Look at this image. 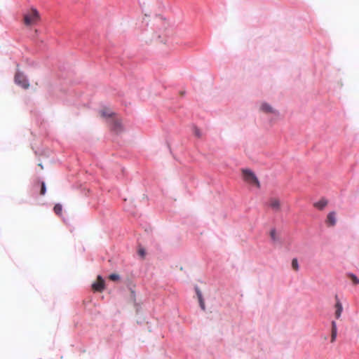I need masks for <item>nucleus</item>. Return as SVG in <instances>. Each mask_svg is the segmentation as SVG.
Instances as JSON below:
<instances>
[{"mask_svg":"<svg viewBox=\"0 0 359 359\" xmlns=\"http://www.w3.org/2000/svg\"><path fill=\"white\" fill-rule=\"evenodd\" d=\"M41 20V15L36 8L31 7L23 14V24L26 27L37 25Z\"/></svg>","mask_w":359,"mask_h":359,"instance_id":"f257e3e1","label":"nucleus"},{"mask_svg":"<svg viewBox=\"0 0 359 359\" xmlns=\"http://www.w3.org/2000/svg\"><path fill=\"white\" fill-rule=\"evenodd\" d=\"M243 180L250 185L255 186L257 188L260 187L259 182L255 173L250 170H243Z\"/></svg>","mask_w":359,"mask_h":359,"instance_id":"f03ea898","label":"nucleus"},{"mask_svg":"<svg viewBox=\"0 0 359 359\" xmlns=\"http://www.w3.org/2000/svg\"><path fill=\"white\" fill-rule=\"evenodd\" d=\"M267 205L273 212H278L281 210V201L277 197L269 198Z\"/></svg>","mask_w":359,"mask_h":359,"instance_id":"7ed1b4c3","label":"nucleus"},{"mask_svg":"<svg viewBox=\"0 0 359 359\" xmlns=\"http://www.w3.org/2000/svg\"><path fill=\"white\" fill-rule=\"evenodd\" d=\"M15 81L18 85L20 86L21 87H22L25 89L28 88L29 86V82H28L27 78L25 77V76L23 74H22L20 72H17L15 74Z\"/></svg>","mask_w":359,"mask_h":359,"instance_id":"20e7f679","label":"nucleus"},{"mask_svg":"<svg viewBox=\"0 0 359 359\" xmlns=\"http://www.w3.org/2000/svg\"><path fill=\"white\" fill-rule=\"evenodd\" d=\"M92 289L95 292H101L104 290V280L101 276H98L97 280L92 285Z\"/></svg>","mask_w":359,"mask_h":359,"instance_id":"39448f33","label":"nucleus"},{"mask_svg":"<svg viewBox=\"0 0 359 359\" xmlns=\"http://www.w3.org/2000/svg\"><path fill=\"white\" fill-rule=\"evenodd\" d=\"M337 223L335 212H330L326 219V224L329 226H334Z\"/></svg>","mask_w":359,"mask_h":359,"instance_id":"423d86ee","label":"nucleus"},{"mask_svg":"<svg viewBox=\"0 0 359 359\" xmlns=\"http://www.w3.org/2000/svg\"><path fill=\"white\" fill-rule=\"evenodd\" d=\"M335 299H336V304H335L336 311H335L334 315H335V318L338 319L340 318L341 314L342 313L343 306H342V304H341L340 300L338 299L337 296L335 297Z\"/></svg>","mask_w":359,"mask_h":359,"instance_id":"0eeeda50","label":"nucleus"},{"mask_svg":"<svg viewBox=\"0 0 359 359\" xmlns=\"http://www.w3.org/2000/svg\"><path fill=\"white\" fill-rule=\"evenodd\" d=\"M111 128L116 133L122 131L121 123L118 119H113L111 123Z\"/></svg>","mask_w":359,"mask_h":359,"instance_id":"6e6552de","label":"nucleus"},{"mask_svg":"<svg viewBox=\"0 0 359 359\" xmlns=\"http://www.w3.org/2000/svg\"><path fill=\"white\" fill-rule=\"evenodd\" d=\"M328 201L325 198H321L319 201L313 203V206L318 210H323L327 205Z\"/></svg>","mask_w":359,"mask_h":359,"instance_id":"1a4fd4ad","label":"nucleus"},{"mask_svg":"<svg viewBox=\"0 0 359 359\" xmlns=\"http://www.w3.org/2000/svg\"><path fill=\"white\" fill-rule=\"evenodd\" d=\"M260 109L262 111L265 113H271V114H276V111L273 109L271 106H270L267 103H263L262 104Z\"/></svg>","mask_w":359,"mask_h":359,"instance_id":"9d476101","label":"nucleus"},{"mask_svg":"<svg viewBox=\"0 0 359 359\" xmlns=\"http://www.w3.org/2000/svg\"><path fill=\"white\" fill-rule=\"evenodd\" d=\"M337 334V324L334 321L332 322V334H331V342H334L336 339Z\"/></svg>","mask_w":359,"mask_h":359,"instance_id":"9b49d317","label":"nucleus"},{"mask_svg":"<svg viewBox=\"0 0 359 359\" xmlns=\"http://www.w3.org/2000/svg\"><path fill=\"white\" fill-rule=\"evenodd\" d=\"M196 293H197V296L198 298L200 306H201V309L204 311L205 309V302L202 297L201 292L198 290H197Z\"/></svg>","mask_w":359,"mask_h":359,"instance_id":"f8f14e48","label":"nucleus"},{"mask_svg":"<svg viewBox=\"0 0 359 359\" xmlns=\"http://www.w3.org/2000/svg\"><path fill=\"white\" fill-rule=\"evenodd\" d=\"M348 277L352 281L353 285H357L359 284V278L355 274L349 273Z\"/></svg>","mask_w":359,"mask_h":359,"instance_id":"ddd939ff","label":"nucleus"},{"mask_svg":"<svg viewBox=\"0 0 359 359\" xmlns=\"http://www.w3.org/2000/svg\"><path fill=\"white\" fill-rule=\"evenodd\" d=\"M100 114L102 117H109L112 115V112L107 109H103L100 111Z\"/></svg>","mask_w":359,"mask_h":359,"instance_id":"4468645a","label":"nucleus"},{"mask_svg":"<svg viewBox=\"0 0 359 359\" xmlns=\"http://www.w3.org/2000/svg\"><path fill=\"white\" fill-rule=\"evenodd\" d=\"M54 212L56 215H60L62 214V207L60 204H56L55 206H54Z\"/></svg>","mask_w":359,"mask_h":359,"instance_id":"2eb2a0df","label":"nucleus"},{"mask_svg":"<svg viewBox=\"0 0 359 359\" xmlns=\"http://www.w3.org/2000/svg\"><path fill=\"white\" fill-rule=\"evenodd\" d=\"M292 267L296 271H297L299 270V264H298V261L296 258H294L292 260Z\"/></svg>","mask_w":359,"mask_h":359,"instance_id":"dca6fc26","label":"nucleus"},{"mask_svg":"<svg viewBox=\"0 0 359 359\" xmlns=\"http://www.w3.org/2000/svg\"><path fill=\"white\" fill-rule=\"evenodd\" d=\"M270 237L273 241H276L278 240V237L276 235V231L275 229H271L270 231Z\"/></svg>","mask_w":359,"mask_h":359,"instance_id":"f3484780","label":"nucleus"},{"mask_svg":"<svg viewBox=\"0 0 359 359\" xmlns=\"http://www.w3.org/2000/svg\"><path fill=\"white\" fill-rule=\"evenodd\" d=\"M193 132H194V134L195 135V136H196L197 137H201V132L200 129L198 128L197 127H196V126L194 127Z\"/></svg>","mask_w":359,"mask_h":359,"instance_id":"a211bd4d","label":"nucleus"},{"mask_svg":"<svg viewBox=\"0 0 359 359\" xmlns=\"http://www.w3.org/2000/svg\"><path fill=\"white\" fill-rule=\"evenodd\" d=\"M109 278L112 280V281H116L118 280H119L120 278V276L119 275L116 274V273H111L109 276Z\"/></svg>","mask_w":359,"mask_h":359,"instance_id":"6ab92c4d","label":"nucleus"},{"mask_svg":"<svg viewBox=\"0 0 359 359\" xmlns=\"http://www.w3.org/2000/svg\"><path fill=\"white\" fill-rule=\"evenodd\" d=\"M46 185H45V183L44 182H42L41 183V191H40V194L41 195H44L46 194Z\"/></svg>","mask_w":359,"mask_h":359,"instance_id":"aec40b11","label":"nucleus"},{"mask_svg":"<svg viewBox=\"0 0 359 359\" xmlns=\"http://www.w3.org/2000/svg\"><path fill=\"white\" fill-rule=\"evenodd\" d=\"M139 254H140V255H142V256H144V250L140 249V250H139Z\"/></svg>","mask_w":359,"mask_h":359,"instance_id":"412c9836","label":"nucleus"},{"mask_svg":"<svg viewBox=\"0 0 359 359\" xmlns=\"http://www.w3.org/2000/svg\"><path fill=\"white\" fill-rule=\"evenodd\" d=\"M39 165L41 168V169H43V166L41 163H39Z\"/></svg>","mask_w":359,"mask_h":359,"instance_id":"4be33fe9","label":"nucleus"}]
</instances>
